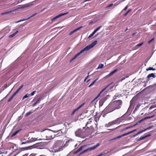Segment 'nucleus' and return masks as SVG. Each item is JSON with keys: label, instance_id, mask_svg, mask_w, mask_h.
Returning <instances> with one entry per match:
<instances>
[{"label": "nucleus", "instance_id": "obj_1", "mask_svg": "<svg viewBox=\"0 0 156 156\" xmlns=\"http://www.w3.org/2000/svg\"><path fill=\"white\" fill-rule=\"evenodd\" d=\"M122 101L119 100L115 101L113 104H109L105 109L107 113L111 112L115 109H118L120 108L122 105Z\"/></svg>", "mask_w": 156, "mask_h": 156}, {"label": "nucleus", "instance_id": "obj_2", "mask_svg": "<svg viewBox=\"0 0 156 156\" xmlns=\"http://www.w3.org/2000/svg\"><path fill=\"white\" fill-rule=\"evenodd\" d=\"M63 144L62 140H58L54 143L53 148L55 152L60 151L62 148Z\"/></svg>", "mask_w": 156, "mask_h": 156}, {"label": "nucleus", "instance_id": "obj_3", "mask_svg": "<svg viewBox=\"0 0 156 156\" xmlns=\"http://www.w3.org/2000/svg\"><path fill=\"white\" fill-rule=\"evenodd\" d=\"M97 43V41H95L92 42L90 44H89L85 48H84L83 49L81 50L80 52L78 53L77 54H76L73 58L75 59L76 57L78 56L79 55H80V54H81L84 52L85 51H87L88 50H90L91 48L94 47V46Z\"/></svg>", "mask_w": 156, "mask_h": 156}, {"label": "nucleus", "instance_id": "obj_4", "mask_svg": "<svg viewBox=\"0 0 156 156\" xmlns=\"http://www.w3.org/2000/svg\"><path fill=\"white\" fill-rule=\"evenodd\" d=\"M84 134V131L83 129H79L77 131L75 132V135L76 136L82 137L83 136Z\"/></svg>", "mask_w": 156, "mask_h": 156}, {"label": "nucleus", "instance_id": "obj_5", "mask_svg": "<svg viewBox=\"0 0 156 156\" xmlns=\"http://www.w3.org/2000/svg\"><path fill=\"white\" fill-rule=\"evenodd\" d=\"M100 145V144L99 143H98L96 145H94L93 147H90L87 149L85 150L82 152L83 153H84L88 151H90L95 149L96 147L99 146Z\"/></svg>", "mask_w": 156, "mask_h": 156}, {"label": "nucleus", "instance_id": "obj_6", "mask_svg": "<svg viewBox=\"0 0 156 156\" xmlns=\"http://www.w3.org/2000/svg\"><path fill=\"white\" fill-rule=\"evenodd\" d=\"M42 139H38V138H35L34 137H31V138L30 137H29L28 139V140L29 143H32L33 142H34L37 140H42Z\"/></svg>", "mask_w": 156, "mask_h": 156}, {"label": "nucleus", "instance_id": "obj_7", "mask_svg": "<svg viewBox=\"0 0 156 156\" xmlns=\"http://www.w3.org/2000/svg\"><path fill=\"white\" fill-rule=\"evenodd\" d=\"M48 130H49L51 131H52V132H53L54 133H58L57 134H56L55 136V137L59 136L60 135H58V134H62V132L61 131V129H59V130H58L57 131L52 130H51L50 129H48Z\"/></svg>", "mask_w": 156, "mask_h": 156}, {"label": "nucleus", "instance_id": "obj_8", "mask_svg": "<svg viewBox=\"0 0 156 156\" xmlns=\"http://www.w3.org/2000/svg\"><path fill=\"white\" fill-rule=\"evenodd\" d=\"M37 13H35L34 14H33L31 16H30V17H29L28 18H27V19H22V20H20L19 21L16 22V23H18L21 22V21H25V20H27L29 19H30V18L33 17L34 16H35V15L37 14Z\"/></svg>", "mask_w": 156, "mask_h": 156}, {"label": "nucleus", "instance_id": "obj_9", "mask_svg": "<svg viewBox=\"0 0 156 156\" xmlns=\"http://www.w3.org/2000/svg\"><path fill=\"white\" fill-rule=\"evenodd\" d=\"M46 133L47 134V135L46 136V138L44 139L47 140H49L53 138L52 136L50 135V132H47Z\"/></svg>", "mask_w": 156, "mask_h": 156}, {"label": "nucleus", "instance_id": "obj_10", "mask_svg": "<svg viewBox=\"0 0 156 156\" xmlns=\"http://www.w3.org/2000/svg\"><path fill=\"white\" fill-rule=\"evenodd\" d=\"M135 105V103L133 100H131L130 101V105L128 109H133Z\"/></svg>", "mask_w": 156, "mask_h": 156}, {"label": "nucleus", "instance_id": "obj_11", "mask_svg": "<svg viewBox=\"0 0 156 156\" xmlns=\"http://www.w3.org/2000/svg\"><path fill=\"white\" fill-rule=\"evenodd\" d=\"M151 135V134H147L146 135L144 136L141 137H140V138H139V139H137V141H139L141 140H143V139H145V138H146V137L150 136Z\"/></svg>", "mask_w": 156, "mask_h": 156}, {"label": "nucleus", "instance_id": "obj_12", "mask_svg": "<svg viewBox=\"0 0 156 156\" xmlns=\"http://www.w3.org/2000/svg\"><path fill=\"white\" fill-rule=\"evenodd\" d=\"M117 120H115L114 121H113L112 122H109L108 125L109 126H112L114 124H116V123H117Z\"/></svg>", "mask_w": 156, "mask_h": 156}, {"label": "nucleus", "instance_id": "obj_13", "mask_svg": "<svg viewBox=\"0 0 156 156\" xmlns=\"http://www.w3.org/2000/svg\"><path fill=\"white\" fill-rule=\"evenodd\" d=\"M31 5L29 4H26L24 5H23V6H22V7H20L18 9H14V10H16L19 9H23V8H25L26 7H28L30 6Z\"/></svg>", "mask_w": 156, "mask_h": 156}, {"label": "nucleus", "instance_id": "obj_14", "mask_svg": "<svg viewBox=\"0 0 156 156\" xmlns=\"http://www.w3.org/2000/svg\"><path fill=\"white\" fill-rule=\"evenodd\" d=\"M151 77L154 78L156 77V76L154 73H151L150 74H149L147 76V77L148 79H149Z\"/></svg>", "mask_w": 156, "mask_h": 156}, {"label": "nucleus", "instance_id": "obj_15", "mask_svg": "<svg viewBox=\"0 0 156 156\" xmlns=\"http://www.w3.org/2000/svg\"><path fill=\"white\" fill-rule=\"evenodd\" d=\"M67 13V12L64 13H61V14L56 16H55V18H56V19H58V18L61 17V16H63L64 15H65Z\"/></svg>", "mask_w": 156, "mask_h": 156}, {"label": "nucleus", "instance_id": "obj_16", "mask_svg": "<svg viewBox=\"0 0 156 156\" xmlns=\"http://www.w3.org/2000/svg\"><path fill=\"white\" fill-rule=\"evenodd\" d=\"M91 144H88V145H83V146H81L79 148V150L80 151L81 150H82L83 148H85L87 146H89L90 145H91Z\"/></svg>", "mask_w": 156, "mask_h": 156}, {"label": "nucleus", "instance_id": "obj_17", "mask_svg": "<svg viewBox=\"0 0 156 156\" xmlns=\"http://www.w3.org/2000/svg\"><path fill=\"white\" fill-rule=\"evenodd\" d=\"M91 144H88V145H83V146H81L79 148V150L80 151L81 150H82L83 148H85L87 146H89L90 145H91Z\"/></svg>", "mask_w": 156, "mask_h": 156}, {"label": "nucleus", "instance_id": "obj_18", "mask_svg": "<svg viewBox=\"0 0 156 156\" xmlns=\"http://www.w3.org/2000/svg\"><path fill=\"white\" fill-rule=\"evenodd\" d=\"M21 129H20L16 131L15 132H14L11 135V137H12L13 136H15L17 133H18L21 130Z\"/></svg>", "mask_w": 156, "mask_h": 156}, {"label": "nucleus", "instance_id": "obj_19", "mask_svg": "<svg viewBox=\"0 0 156 156\" xmlns=\"http://www.w3.org/2000/svg\"><path fill=\"white\" fill-rule=\"evenodd\" d=\"M117 71V69H115L114 70L111 72L110 73L108 74V76H111L112 75L114 74Z\"/></svg>", "mask_w": 156, "mask_h": 156}, {"label": "nucleus", "instance_id": "obj_20", "mask_svg": "<svg viewBox=\"0 0 156 156\" xmlns=\"http://www.w3.org/2000/svg\"><path fill=\"white\" fill-rule=\"evenodd\" d=\"M18 31H16L15 33H13V34L10 35L9 36V38H12L13 37H14L18 33Z\"/></svg>", "mask_w": 156, "mask_h": 156}, {"label": "nucleus", "instance_id": "obj_21", "mask_svg": "<svg viewBox=\"0 0 156 156\" xmlns=\"http://www.w3.org/2000/svg\"><path fill=\"white\" fill-rule=\"evenodd\" d=\"M36 155V154H35L32 153L29 155V154L28 153H26L22 156H35Z\"/></svg>", "mask_w": 156, "mask_h": 156}, {"label": "nucleus", "instance_id": "obj_22", "mask_svg": "<svg viewBox=\"0 0 156 156\" xmlns=\"http://www.w3.org/2000/svg\"><path fill=\"white\" fill-rule=\"evenodd\" d=\"M98 80V78L97 79L95 80L92 83H91L89 86V87H91L93 86L96 82V81Z\"/></svg>", "mask_w": 156, "mask_h": 156}, {"label": "nucleus", "instance_id": "obj_23", "mask_svg": "<svg viewBox=\"0 0 156 156\" xmlns=\"http://www.w3.org/2000/svg\"><path fill=\"white\" fill-rule=\"evenodd\" d=\"M146 70L147 71H149V70H155V69H154V68L152 67H149L147 69H146Z\"/></svg>", "mask_w": 156, "mask_h": 156}, {"label": "nucleus", "instance_id": "obj_24", "mask_svg": "<svg viewBox=\"0 0 156 156\" xmlns=\"http://www.w3.org/2000/svg\"><path fill=\"white\" fill-rule=\"evenodd\" d=\"M109 86V85H107L105 88H104V89H103L100 92L99 94L98 95V96H99L101 93L103 92L107 87H108Z\"/></svg>", "mask_w": 156, "mask_h": 156}, {"label": "nucleus", "instance_id": "obj_25", "mask_svg": "<svg viewBox=\"0 0 156 156\" xmlns=\"http://www.w3.org/2000/svg\"><path fill=\"white\" fill-rule=\"evenodd\" d=\"M92 122V119H89V121L87 122L85 126H87V125L89 124H90Z\"/></svg>", "mask_w": 156, "mask_h": 156}, {"label": "nucleus", "instance_id": "obj_26", "mask_svg": "<svg viewBox=\"0 0 156 156\" xmlns=\"http://www.w3.org/2000/svg\"><path fill=\"white\" fill-rule=\"evenodd\" d=\"M104 67V64H101L99 65L97 69L102 68Z\"/></svg>", "mask_w": 156, "mask_h": 156}, {"label": "nucleus", "instance_id": "obj_27", "mask_svg": "<svg viewBox=\"0 0 156 156\" xmlns=\"http://www.w3.org/2000/svg\"><path fill=\"white\" fill-rule=\"evenodd\" d=\"M12 12V11H7V12H5L2 13L1 14L2 15H3L5 14H7L11 13Z\"/></svg>", "mask_w": 156, "mask_h": 156}, {"label": "nucleus", "instance_id": "obj_28", "mask_svg": "<svg viewBox=\"0 0 156 156\" xmlns=\"http://www.w3.org/2000/svg\"><path fill=\"white\" fill-rule=\"evenodd\" d=\"M29 96V95L28 94H26L25 96H24L23 97V99H24L25 98H27V97H28Z\"/></svg>", "mask_w": 156, "mask_h": 156}, {"label": "nucleus", "instance_id": "obj_29", "mask_svg": "<svg viewBox=\"0 0 156 156\" xmlns=\"http://www.w3.org/2000/svg\"><path fill=\"white\" fill-rule=\"evenodd\" d=\"M85 103H83L81 105H80L76 109L77 110H78Z\"/></svg>", "mask_w": 156, "mask_h": 156}, {"label": "nucleus", "instance_id": "obj_30", "mask_svg": "<svg viewBox=\"0 0 156 156\" xmlns=\"http://www.w3.org/2000/svg\"><path fill=\"white\" fill-rule=\"evenodd\" d=\"M153 127V126H150L149 127H148L147 128L145 129V130L146 131V130H147L150 129H151V128H152V127Z\"/></svg>", "mask_w": 156, "mask_h": 156}, {"label": "nucleus", "instance_id": "obj_31", "mask_svg": "<svg viewBox=\"0 0 156 156\" xmlns=\"http://www.w3.org/2000/svg\"><path fill=\"white\" fill-rule=\"evenodd\" d=\"M32 113V112H29L27 113H26L25 114V116L27 117L30 114Z\"/></svg>", "mask_w": 156, "mask_h": 156}, {"label": "nucleus", "instance_id": "obj_32", "mask_svg": "<svg viewBox=\"0 0 156 156\" xmlns=\"http://www.w3.org/2000/svg\"><path fill=\"white\" fill-rule=\"evenodd\" d=\"M131 10V9H129L128 10L125 14H124L123 15V16H126Z\"/></svg>", "mask_w": 156, "mask_h": 156}, {"label": "nucleus", "instance_id": "obj_33", "mask_svg": "<svg viewBox=\"0 0 156 156\" xmlns=\"http://www.w3.org/2000/svg\"><path fill=\"white\" fill-rule=\"evenodd\" d=\"M129 134H130V133L129 132L127 133H126L123 134L122 135V136H126V135H127Z\"/></svg>", "mask_w": 156, "mask_h": 156}, {"label": "nucleus", "instance_id": "obj_34", "mask_svg": "<svg viewBox=\"0 0 156 156\" xmlns=\"http://www.w3.org/2000/svg\"><path fill=\"white\" fill-rule=\"evenodd\" d=\"M143 44V42H142L140 43V44H137L136 46V47H140V46L141 45H142Z\"/></svg>", "mask_w": 156, "mask_h": 156}, {"label": "nucleus", "instance_id": "obj_35", "mask_svg": "<svg viewBox=\"0 0 156 156\" xmlns=\"http://www.w3.org/2000/svg\"><path fill=\"white\" fill-rule=\"evenodd\" d=\"M154 117V115H153L152 116H147V117H145L144 118V119H150V118H151L152 117Z\"/></svg>", "mask_w": 156, "mask_h": 156}, {"label": "nucleus", "instance_id": "obj_36", "mask_svg": "<svg viewBox=\"0 0 156 156\" xmlns=\"http://www.w3.org/2000/svg\"><path fill=\"white\" fill-rule=\"evenodd\" d=\"M41 100V98H38L37 100V101L36 102L37 104L39 103L40 102V101Z\"/></svg>", "mask_w": 156, "mask_h": 156}, {"label": "nucleus", "instance_id": "obj_37", "mask_svg": "<svg viewBox=\"0 0 156 156\" xmlns=\"http://www.w3.org/2000/svg\"><path fill=\"white\" fill-rule=\"evenodd\" d=\"M145 129H144V130H141V131H140L139 132H138V134H139L143 132H145Z\"/></svg>", "mask_w": 156, "mask_h": 156}, {"label": "nucleus", "instance_id": "obj_38", "mask_svg": "<svg viewBox=\"0 0 156 156\" xmlns=\"http://www.w3.org/2000/svg\"><path fill=\"white\" fill-rule=\"evenodd\" d=\"M145 129H144V130H141V131H140L139 132H138V134H139L143 132H145Z\"/></svg>", "mask_w": 156, "mask_h": 156}, {"label": "nucleus", "instance_id": "obj_39", "mask_svg": "<svg viewBox=\"0 0 156 156\" xmlns=\"http://www.w3.org/2000/svg\"><path fill=\"white\" fill-rule=\"evenodd\" d=\"M23 149L24 150H28L30 149V147H25L23 148Z\"/></svg>", "mask_w": 156, "mask_h": 156}, {"label": "nucleus", "instance_id": "obj_40", "mask_svg": "<svg viewBox=\"0 0 156 156\" xmlns=\"http://www.w3.org/2000/svg\"><path fill=\"white\" fill-rule=\"evenodd\" d=\"M29 143V142H28V140H27V141H26L25 142H22L21 143V144L22 145V144H26V143Z\"/></svg>", "mask_w": 156, "mask_h": 156}, {"label": "nucleus", "instance_id": "obj_41", "mask_svg": "<svg viewBox=\"0 0 156 156\" xmlns=\"http://www.w3.org/2000/svg\"><path fill=\"white\" fill-rule=\"evenodd\" d=\"M102 27L101 26H100L99 27H97L95 30L97 31H98L101 27Z\"/></svg>", "mask_w": 156, "mask_h": 156}, {"label": "nucleus", "instance_id": "obj_42", "mask_svg": "<svg viewBox=\"0 0 156 156\" xmlns=\"http://www.w3.org/2000/svg\"><path fill=\"white\" fill-rule=\"evenodd\" d=\"M83 27L82 26H80L78 28H77L75 29L76 30V31H77L78 30H79L80 29H81V28H82Z\"/></svg>", "mask_w": 156, "mask_h": 156}, {"label": "nucleus", "instance_id": "obj_43", "mask_svg": "<svg viewBox=\"0 0 156 156\" xmlns=\"http://www.w3.org/2000/svg\"><path fill=\"white\" fill-rule=\"evenodd\" d=\"M18 91H16L12 96L13 97L18 93Z\"/></svg>", "mask_w": 156, "mask_h": 156}, {"label": "nucleus", "instance_id": "obj_44", "mask_svg": "<svg viewBox=\"0 0 156 156\" xmlns=\"http://www.w3.org/2000/svg\"><path fill=\"white\" fill-rule=\"evenodd\" d=\"M89 72L88 73V75L87 76L85 79H84V81H86V80L88 79V77H89Z\"/></svg>", "mask_w": 156, "mask_h": 156}, {"label": "nucleus", "instance_id": "obj_45", "mask_svg": "<svg viewBox=\"0 0 156 156\" xmlns=\"http://www.w3.org/2000/svg\"><path fill=\"white\" fill-rule=\"evenodd\" d=\"M23 85H22L20 87H19L16 91H18V92L19 90L23 87Z\"/></svg>", "mask_w": 156, "mask_h": 156}, {"label": "nucleus", "instance_id": "obj_46", "mask_svg": "<svg viewBox=\"0 0 156 156\" xmlns=\"http://www.w3.org/2000/svg\"><path fill=\"white\" fill-rule=\"evenodd\" d=\"M145 119H144V118L142 119H141V120H140L139 121H138V122L139 123H140L142 122H143V121H144V120H145Z\"/></svg>", "mask_w": 156, "mask_h": 156}, {"label": "nucleus", "instance_id": "obj_47", "mask_svg": "<svg viewBox=\"0 0 156 156\" xmlns=\"http://www.w3.org/2000/svg\"><path fill=\"white\" fill-rule=\"evenodd\" d=\"M36 92V91H33V92H32L30 94V95H31V96H33L34 95V94H35V93Z\"/></svg>", "mask_w": 156, "mask_h": 156}, {"label": "nucleus", "instance_id": "obj_48", "mask_svg": "<svg viewBox=\"0 0 156 156\" xmlns=\"http://www.w3.org/2000/svg\"><path fill=\"white\" fill-rule=\"evenodd\" d=\"M112 5H113V4H110L109 5H107L106 7V8H108L109 7H110L112 6Z\"/></svg>", "mask_w": 156, "mask_h": 156}, {"label": "nucleus", "instance_id": "obj_49", "mask_svg": "<svg viewBox=\"0 0 156 156\" xmlns=\"http://www.w3.org/2000/svg\"><path fill=\"white\" fill-rule=\"evenodd\" d=\"M76 111H77L76 109H74L73 111L72 112L71 114V115H73Z\"/></svg>", "mask_w": 156, "mask_h": 156}, {"label": "nucleus", "instance_id": "obj_50", "mask_svg": "<svg viewBox=\"0 0 156 156\" xmlns=\"http://www.w3.org/2000/svg\"><path fill=\"white\" fill-rule=\"evenodd\" d=\"M154 39V38H153L151 40L149 41L148 42V44L150 43L153 41V40Z\"/></svg>", "mask_w": 156, "mask_h": 156}, {"label": "nucleus", "instance_id": "obj_51", "mask_svg": "<svg viewBox=\"0 0 156 156\" xmlns=\"http://www.w3.org/2000/svg\"><path fill=\"white\" fill-rule=\"evenodd\" d=\"M132 127H133V126H128V127H127L124 128V129H127L130 128Z\"/></svg>", "mask_w": 156, "mask_h": 156}, {"label": "nucleus", "instance_id": "obj_52", "mask_svg": "<svg viewBox=\"0 0 156 156\" xmlns=\"http://www.w3.org/2000/svg\"><path fill=\"white\" fill-rule=\"evenodd\" d=\"M13 97L12 96L8 100V102H9L11 101V99L13 98Z\"/></svg>", "mask_w": 156, "mask_h": 156}, {"label": "nucleus", "instance_id": "obj_53", "mask_svg": "<svg viewBox=\"0 0 156 156\" xmlns=\"http://www.w3.org/2000/svg\"><path fill=\"white\" fill-rule=\"evenodd\" d=\"M122 137V135H120V136H117V137L113 139V140L115 139H117V138H121Z\"/></svg>", "mask_w": 156, "mask_h": 156}, {"label": "nucleus", "instance_id": "obj_54", "mask_svg": "<svg viewBox=\"0 0 156 156\" xmlns=\"http://www.w3.org/2000/svg\"><path fill=\"white\" fill-rule=\"evenodd\" d=\"M136 129H134V130H133L131 131H130L129 132L130 133H133V132H134V131H136Z\"/></svg>", "mask_w": 156, "mask_h": 156}, {"label": "nucleus", "instance_id": "obj_55", "mask_svg": "<svg viewBox=\"0 0 156 156\" xmlns=\"http://www.w3.org/2000/svg\"><path fill=\"white\" fill-rule=\"evenodd\" d=\"M80 151L79 150V149H78L77 150H76V151H75L74 152L75 154H76L78 152H79Z\"/></svg>", "mask_w": 156, "mask_h": 156}, {"label": "nucleus", "instance_id": "obj_56", "mask_svg": "<svg viewBox=\"0 0 156 156\" xmlns=\"http://www.w3.org/2000/svg\"><path fill=\"white\" fill-rule=\"evenodd\" d=\"M94 119H94L95 121L96 122H97L98 121V120H99V119H98V118L97 119V118H94Z\"/></svg>", "mask_w": 156, "mask_h": 156}, {"label": "nucleus", "instance_id": "obj_57", "mask_svg": "<svg viewBox=\"0 0 156 156\" xmlns=\"http://www.w3.org/2000/svg\"><path fill=\"white\" fill-rule=\"evenodd\" d=\"M128 7V6L127 5L126 6L125 8L123 10H126L127 9Z\"/></svg>", "mask_w": 156, "mask_h": 156}, {"label": "nucleus", "instance_id": "obj_58", "mask_svg": "<svg viewBox=\"0 0 156 156\" xmlns=\"http://www.w3.org/2000/svg\"><path fill=\"white\" fill-rule=\"evenodd\" d=\"M139 135V134H138V133H136V134H135V135H133V137H135L136 136H137V135Z\"/></svg>", "mask_w": 156, "mask_h": 156}, {"label": "nucleus", "instance_id": "obj_59", "mask_svg": "<svg viewBox=\"0 0 156 156\" xmlns=\"http://www.w3.org/2000/svg\"><path fill=\"white\" fill-rule=\"evenodd\" d=\"M109 76H108V75H106V76H105L104 78L105 79H106Z\"/></svg>", "mask_w": 156, "mask_h": 156}, {"label": "nucleus", "instance_id": "obj_60", "mask_svg": "<svg viewBox=\"0 0 156 156\" xmlns=\"http://www.w3.org/2000/svg\"><path fill=\"white\" fill-rule=\"evenodd\" d=\"M109 76H108V75H106V76H105L104 78L105 79H106Z\"/></svg>", "mask_w": 156, "mask_h": 156}, {"label": "nucleus", "instance_id": "obj_61", "mask_svg": "<svg viewBox=\"0 0 156 156\" xmlns=\"http://www.w3.org/2000/svg\"><path fill=\"white\" fill-rule=\"evenodd\" d=\"M37 104L36 102H35L34 103L33 105V106L34 107L35 106V105Z\"/></svg>", "mask_w": 156, "mask_h": 156}, {"label": "nucleus", "instance_id": "obj_62", "mask_svg": "<svg viewBox=\"0 0 156 156\" xmlns=\"http://www.w3.org/2000/svg\"><path fill=\"white\" fill-rule=\"evenodd\" d=\"M93 35L92 34H91L88 37V38H90L92 36H93Z\"/></svg>", "mask_w": 156, "mask_h": 156}, {"label": "nucleus", "instance_id": "obj_63", "mask_svg": "<svg viewBox=\"0 0 156 156\" xmlns=\"http://www.w3.org/2000/svg\"><path fill=\"white\" fill-rule=\"evenodd\" d=\"M6 153H7V152L6 151H5V152H1L0 154H6Z\"/></svg>", "mask_w": 156, "mask_h": 156}, {"label": "nucleus", "instance_id": "obj_64", "mask_svg": "<svg viewBox=\"0 0 156 156\" xmlns=\"http://www.w3.org/2000/svg\"><path fill=\"white\" fill-rule=\"evenodd\" d=\"M125 79V77H124V78H122L121 80V81H122V80H124Z\"/></svg>", "mask_w": 156, "mask_h": 156}]
</instances>
